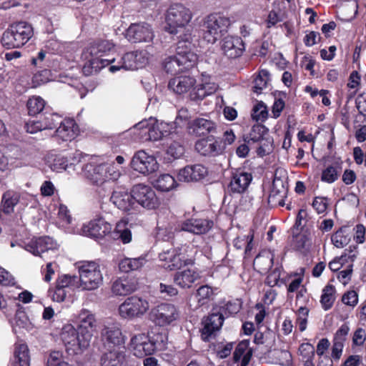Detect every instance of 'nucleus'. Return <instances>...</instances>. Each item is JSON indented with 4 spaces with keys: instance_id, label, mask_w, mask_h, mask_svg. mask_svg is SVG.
<instances>
[{
    "instance_id": "nucleus-1",
    "label": "nucleus",
    "mask_w": 366,
    "mask_h": 366,
    "mask_svg": "<svg viewBox=\"0 0 366 366\" xmlns=\"http://www.w3.org/2000/svg\"><path fill=\"white\" fill-rule=\"evenodd\" d=\"M193 18L191 9L182 4L175 3L167 9L165 14V30L171 34L178 35L179 41L192 43V29L188 27Z\"/></svg>"
},
{
    "instance_id": "nucleus-2",
    "label": "nucleus",
    "mask_w": 366,
    "mask_h": 366,
    "mask_svg": "<svg viewBox=\"0 0 366 366\" xmlns=\"http://www.w3.org/2000/svg\"><path fill=\"white\" fill-rule=\"evenodd\" d=\"M114 49V44L109 40H102L89 46L82 54V58L86 61L82 68L83 73L85 75H90L114 63L116 61L115 58L103 57Z\"/></svg>"
},
{
    "instance_id": "nucleus-3",
    "label": "nucleus",
    "mask_w": 366,
    "mask_h": 366,
    "mask_svg": "<svg viewBox=\"0 0 366 366\" xmlns=\"http://www.w3.org/2000/svg\"><path fill=\"white\" fill-rule=\"evenodd\" d=\"M197 61V55L192 51V43L189 45L187 42L179 41L176 54L164 59V69L166 72L175 75L191 69Z\"/></svg>"
},
{
    "instance_id": "nucleus-4",
    "label": "nucleus",
    "mask_w": 366,
    "mask_h": 366,
    "mask_svg": "<svg viewBox=\"0 0 366 366\" xmlns=\"http://www.w3.org/2000/svg\"><path fill=\"white\" fill-rule=\"evenodd\" d=\"M92 337L90 332L81 331L70 324L64 325L61 332V339L70 355H78L85 351L89 347Z\"/></svg>"
},
{
    "instance_id": "nucleus-5",
    "label": "nucleus",
    "mask_w": 366,
    "mask_h": 366,
    "mask_svg": "<svg viewBox=\"0 0 366 366\" xmlns=\"http://www.w3.org/2000/svg\"><path fill=\"white\" fill-rule=\"evenodd\" d=\"M82 175L92 184L101 185L109 180H117L120 171L112 164H97L91 161L84 165Z\"/></svg>"
},
{
    "instance_id": "nucleus-6",
    "label": "nucleus",
    "mask_w": 366,
    "mask_h": 366,
    "mask_svg": "<svg viewBox=\"0 0 366 366\" xmlns=\"http://www.w3.org/2000/svg\"><path fill=\"white\" fill-rule=\"evenodd\" d=\"M79 280V287L83 290H94L103 283L100 265L94 261H81L76 264Z\"/></svg>"
},
{
    "instance_id": "nucleus-7",
    "label": "nucleus",
    "mask_w": 366,
    "mask_h": 366,
    "mask_svg": "<svg viewBox=\"0 0 366 366\" xmlns=\"http://www.w3.org/2000/svg\"><path fill=\"white\" fill-rule=\"evenodd\" d=\"M230 24V19L219 14L207 16L203 24V39L209 44H214L227 32Z\"/></svg>"
},
{
    "instance_id": "nucleus-8",
    "label": "nucleus",
    "mask_w": 366,
    "mask_h": 366,
    "mask_svg": "<svg viewBox=\"0 0 366 366\" xmlns=\"http://www.w3.org/2000/svg\"><path fill=\"white\" fill-rule=\"evenodd\" d=\"M134 129L139 131L138 135L143 141H158L172 133L174 127L173 124L150 118L137 124Z\"/></svg>"
},
{
    "instance_id": "nucleus-9",
    "label": "nucleus",
    "mask_w": 366,
    "mask_h": 366,
    "mask_svg": "<svg viewBox=\"0 0 366 366\" xmlns=\"http://www.w3.org/2000/svg\"><path fill=\"white\" fill-rule=\"evenodd\" d=\"M33 28L25 21L12 24L6 30L1 38V44L7 49L19 47L24 45L32 37Z\"/></svg>"
},
{
    "instance_id": "nucleus-10",
    "label": "nucleus",
    "mask_w": 366,
    "mask_h": 366,
    "mask_svg": "<svg viewBox=\"0 0 366 366\" xmlns=\"http://www.w3.org/2000/svg\"><path fill=\"white\" fill-rule=\"evenodd\" d=\"M150 304L147 299L137 295L129 297L121 303L117 310L119 317L127 321L142 319L148 312Z\"/></svg>"
},
{
    "instance_id": "nucleus-11",
    "label": "nucleus",
    "mask_w": 366,
    "mask_h": 366,
    "mask_svg": "<svg viewBox=\"0 0 366 366\" xmlns=\"http://www.w3.org/2000/svg\"><path fill=\"white\" fill-rule=\"evenodd\" d=\"M192 250V247L183 245L162 252L159 255L162 267L166 269L174 270L180 269L182 265L193 264L190 258Z\"/></svg>"
},
{
    "instance_id": "nucleus-12",
    "label": "nucleus",
    "mask_w": 366,
    "mask_h": 366,
    "mask_svg": "<svg viewBox=\"0 0 366 366\" xmlns=\"http://www.w3.org/2000/svg\"><path fill=\"white\" fill-rule=\"evenodd\" d=\"M132 194L134 202L145 210L157 209L162 204L160 197L154 189L145 184H137L132 187Z\"/></svg>"
},
{
    "instance_id": "nucleus-13",
    "label": "nucleus",
    "mask_w": 366,
    "mask_h": 366,
    "mask_svg": "<svg viewBox=\"0 0 366 366\" xmlns=\"http://www.w3.org/2000/svg\"><path fill=\"white\" fill-rule=\"evenodd\" d=\"M151 46L147 47V49L129 52L125 54L120 61L116 65L109 66V70L111 72H115L121 69L126 70H135L145 66L152 56L150 50Z\"/></svg>"
},
{
    "instance_id": "nucleus-14",
    "label": "nucleus",
    "mask_w": 366,
    "mask_h": 366,
    "mask_svg": "<svg viewBox=\"0 0 366 366\" xmlns=\"http://www.w3.org/2000/svg\"><path fill=\"white\" fill-rule=\"evenodd\" d=\"M130 166L135 172L144 176L156 172L159 167L156 157L144 150H139L134 153Z\"/></svg>"
},
{
    "instance_id": "nucleus-15",
    "label": "nucleus",
    "mask_w": 366,
    "mask_h": 366,
    "mask_svg": "<svg viewBox=\"0 0 366 366\" xmlns=\"http://www.w3.org/2000/svg\"><path fill=\"white\" fill-rule=\"evenodd\" d=\"M150 316L157 325L165 327L177 321L179 318L180 312L174 305L162 303L152 309Z\"/></svg>"
},
{
    "instance_id": "nucleus-16",
    "label": "nucleus",
    "mask_w": 366,
    "mask_h": 366,
    "mask_svg": "<svg viewBox=\"0 0 366 366\" xmlns=\"http://www.w3.org/2000/svg\"><path fill=\"white\" fill-rule=\"evenodd\" d=\"M76 276L69 274L59 275L56 281L54 288L49 290V295L53 301L61 302H63L69 290H74L79 287V282L76 281Z\"/></svg>"
},
{
    "instance_id": "nucleus-17",
    "label": "nucleus",
    "mask_w": 366,
    "mask_h": 366,
    "mask_svg": "<svg viewBox=\"0 0 366 366\" xmlns=\"http://www.w3.org/2000/svg\"><path fill=\"white\" fill-rule=\"evenodd\" d=\"M19 245L25 250L31 252L35 256H40L41 254L49 250H53L56 244L54 240L49 237H44L39 238H32L31 239L24 242L22 243H11V247H14Z\"/></svg>"
},
{
    "instance_id": "nucleus-18",
    "label": "nucleus",
    "mask_w": 366,
    "mask_h": 366,
    "mask_svg": "<svg viewBox=\"0 0 366 366\" xmlns=\"http://www.w3.org/2000/svg\"><path fill=\"white\" fill-rule=\"evenodd\" d=\"M112 225L102 218L91 220L82 225L76 233L94 238L103 237L112 232Z\"/></svg>"
},
{
    "instance_id": "nucleus-19",
    "label": "nucleus",
    "mask_w": 366,
    "mask_h": 366,
    "mask_svg": "<svg viewBox=\"0 0 366 366\" xmlns=\"http://www.w3.org/2000/svg\"><path fill=\"white\" fill-rule=\"evenodd\" d=\"M101 336L104 345L114 348L123 346L127 337L122 333L121 327L117 323L105 325L101 332Z\"/></svg>"
},
{
    "instance_id": "nucleus-20",
    "label": "nucleus",
    "mask_w": 366,
    "mask_h": 366,
    "mask_svg": "<svg viewBox=\"0 0 366 366\" xmlns=\"http://www.w3.org/2000/svg\"><path fill=\"white\" fill-rule=\"evenodd\" d=\"M110 200L115 207L124 212L132 213L137 209L132 189L130 192H128L124 188L116 189L113 191Z\"/></svg>"
},
{
    "instance_id": "nucleus-21",
    "label": "nucleus",
    "mask_w": 366,
    "mask_h": 366,
    "mask_svg": "<svg viewBox=\"0 0 366 366\" xmlns=\"http://www.w3.org/2000/svg\"><path fill=\"white\" fill-rule=\"evenodd\" d=\"M154 36L152 29L147 23L132 24L126 32L127 39L134 43L152 41Z\"/></svg>"
},
{
    "instance_id": "nucleus-22",
    "label": "nucleus",
    "mask_w": 366,
    "mask_h": 366,
    "mask_svg": "<svg viewBox=\"0 0 366 366\" xmlns=\"http://www.w3.org/2000/svg\"><path fill=\"white\" fill-rule=\"evenodd\" d=\"M218 84L209 74H202L201 83L190 91L189 97L192 100L202 99L205 97L211 95L218 89Z\"/></svg>"
},
{
    "instance_id": "nucleus-23",
    "label": "nucleus",
    "mask_w": 366,
    "mask_h": 366,
    "mask_svg": "<svg viewBox=\"0 0 366 366\" xmlns=\"http://www.w3.org/2000/svg\"><path fill=\"white\" fill-rule=\"evenodd\" d=\"M129 348L134 355L137 357H144L154 353V347L151 343L150 337L144 333L132 337Z\"/></svg>"
},
{
    "instance_id": "nucleus-24",
    "label": "nucleus",
    "mask_w": 366,
    "mask_h": 366,
    "mask_svg": "<svg viewBox=\"0 0 366 366\" xmlns=\"http://www.w3.org/2000/svg\"><path fill=\"white\" fill-rule=\"evenodd\" d=\"M195 149L203 156L215 157L221 154L224 150V146L219 139L212 136L199 139L195 144Z\"/></svg>"
},
{
    "instance_id": "nucleus-25",
    "label": "nucleus",
    "mask_w": 366,
    "mask_h": 366,
    "mask_svg": "<svg viewBox=\"0 0 366 366\" xmlns=\"http://www.w3.org/2000/svg\"><path fill=\"white\" fill-rule=\"evenodd\" d=\"M222 50L229 58L240 56L245 49L242 39L239 36H227L222 41Z\"/></svg>"
},
{
    "instance_id": "nucleus-26",
    "label": "nucleus",
    "mask_w": 366,
    "mask_h": 366,
    "mask_svg": "<svg viewBox=\"0 0 366 366\" xmlns=\"http://www.w3.org/2000/svg\"><path fill=\"white\" fill-rule=\"evenodd\" d=\"M208 174L207 168L198 164L187 166L179 170L177 179L182 182L199 181L204 179Z\"/></svg>"
},
{
    "instance_id": "nucleus-27",
    "label": "nucleus",
    "mask_w": 366,
    "mask_h": 366,
    "mask_svg": "<svg viewBox=\"0 0 366 366\" xmlns=\"http://www.w3.org/2000/svg\"><path fill=\"white\" fill-rule=\"evenodd\" d=\"M213 226V222L205 219H189L182 222L180 230L194 234L207 233Z\"/></svg>"
},
{
    "instance_id": "nucleus-28",
    "label": "nucleus",
    "mask_w": 366,
    "mask_h": 366,
    "mask_svg": "<svg viewBox=\"0 0 366 366\" xmlns=\"http://www.w3.org/2000/svg\"><path fill=\"white\" fill-rule=\"evenodd\" d=\"M200 278L199 272L194 269H184L177 272L173 277L174 282L182 289H189Z\"/></svg>"
},
{
    "instance_id": "nucleus-29",
    "label": "nucleus",
    "mask_w": 366,
    "mask_h": 366,
    "mask_svg": "<svg viewBox=\"0 0 366 366\" xmlns=\"http://www.w3.org/2000/svg\"><path fill=\"white\" fill-rule=\"evenodd\" d=\"M59 126L56 130V136L63 141H71L78 134V126L72 119H60Z\"/></svg>"
},
{
    "instance_id": "nucleus-30",
    "label": "nucleus",
    "mask_w": 366,
    "mask_h": 366,
    "mask_svg": "<svg viewBox=\"0 0 366 366\" xmlns=\"http://www.w3.org/2000/svg\"><path fill=\"white\" fill-rule=\"evenodd\" d=\"M252 355L249 342L247 340L240 342L236 347L233 355L232 366H247Z\"/></svg>"
},
{
    "instance_id": "nucleus-31",
    "label": "nucleus",
    "mask_w": 366,
    "mask_h": 366,
    "mask_svg": "<svg viewBox=\"0 0 366 366\" xmlns=\"http://www.w3.org/2000/svg\"><path fill=\"white\" fill-rule=\"evenodd\" d=\"M125 361L124 348L117 347L104 352L101 357L100 364L101 366H124Z\"/></svg>"
},
{
    "instance_id": "nucleus-32",
    "label": "nucleus",
    "mask_w": 366,
    "mask_h": 366,
    "mask_svg": "<svg viewBox=\"0 0 366 366\" xmlns=\"http://www.w3.org/2000/svg\"><path fill=\"white\" fill-rule=\"evenodd\" d=\"M215 129V124L204 118H197L189 123L188 132L197 137L204 136Z\"/></svg>"
},
{
    "instance_id": "nucleus-33",
    "label": "nucleus",
    "mask_w": 366,
    "mask_h": 366,
    "mask_svg": "<svg viewBox=\"0 0 366 366\" xmlns=\"http://www.w3.org/2000/svg\"><path fill=\"white\" fill-rule=\"evenodd\" d=\"M76 321L78 329L81 331H87L93 336L97 328V320L94 315L89 310L83 309L79 313Z\"/></svg>"
},
{
    "instance_id": "nucleus-34",
    "label": "nucleus",
    "mask_w": 366,
    "mask_h": 366,
    "mask_svg": "<svg viewBox=\"0 0 366 366\" xmlns=\"http://www.w3.org/2000/svg\"><path fill=\"white\" fill-rule=\"evenodd\" d=\"M196 80L189 76L176 77L169 82V88L178 94H182L193 89Z\"/></svg>"
},
{
    "instance_id": "nucleus-35",
    "label": "nucleus",
    "mask_w": 366,
    "mask_h": 366,
    "mask_svg": "<svg viewBox=\"0 0 366 366\" xmlns=\"http://www.w3.org/2000/svg\"><path fill=\"white\" fill-rule=\"evenodd\" d=\"M252 179V177L250 173L237 172L232 176L229 188L233 192L242 193L247 189Z\"/></svg>"
},
{
    "instance_id": "nucleus-36",
    "label": "nucleus",
    "mask_w": 366,
    "mask_h": 366,
    "mask_svg": "<svg viewBox=\"0 0 366 366\" xmlns=\"http://www.w3.org/2000/svg\"><path fill=\"white\" fill-rule=\"evenodd\" d=\"M21 194L19 192L13 189H8L4 192L1 197V210L5 214L14 212V207L20 202Z\"/></svg>"
},
{
    "instance_id": "nucleus-37",
    "label": "nucleus",
    "mask_w": 366,
    "mask_h": 366,
    "mask_svg": "<svg viewBox=\"0 0 366 366\" xmlns=\"http://www.w3.org/2000/svg\"><path fill=\"white\" fill-rule=\"evenodd\" d=\"M153 187L162 192H168L176 189L178 184L174 177L169 174H161L154 181Z\"/></svg>"
},
{
    "instance_id": "nucleus-38",
    "label": "nucleus",
    "mask_w": 366,
    "mask_h": 366,
    "mask_svg": "<svg viewBox=\"0 0 366 366\" xmlns=\"http://www.w3.org/2000/svg\"><path fill=\"white\" fill-rule=\"evenodd\" d=\"M137 289L134 282L128 278H119L116 280L112 286V291L116 295H127Z\"/></svg>"
},
{
    "instance_id": "nucleus-39",
    "label": "nucleus",
    "mask_w": 366,
    "mask_h": 366,
    "mask_svg": "<svg viewBox=\"0 0 366 366\" xmlns=\"http://www.w3.org/2000/svg\"><path fill=\"white\" fill-rule=\"evenodd\" d=\"M66 157L61 154H56L54 152H49L45 157L46 165L49 167L51 170L56 172L66 170L68 167Z\"/></svg>"
},
{
    "instance_id": "nucleus-40",
    "label": "nucleus",
    "mask_w": 366,
    "mask_h": 366,
    "mask_svg": "<svg viewBox=\"0 0 366 366\" xmlns=\"http://www.w3.org/2000/svg\"><path fill=\"white\" fill-rule=\"evenodd\" d=\"M287 195V189L282 182L274 181L272 189L269 195L268 202L273 205H285V198Z\"/></svg>"
},
{
    "instance_id": "nucleus-41",
    "label": "nucleus",
    "mask_w": 366,
    "mask_h": 366,
    "mask_svg": "<svg viewBox=\"0 0 366 366\" xmlns=\"http://www.w3.org/2000/svg\"><path fill=\"white\" fill-rule=\"evenodd\" d=\"M224 315L221 312H213L204 321L203 334L211 335L214 332L219 330L222 326Z\"/></svg>"
},
{
    "instance_id": "nucleus-42",
    "label": "nucleus",
    "mask_w": 366,
    "mask_h": 366,
    "mask_svg": "<svg viewBox=\"0 0 366 366\" xmlns=\"http://www.w3.org/2000/svg\"><path fill=\"white\" fill-rule=\"evenodd\" d=\"M14 365L30 366V355L25 343H17L14 351Z\"/></svg>"
},
{
    "instance_id": "nucleus-43",
    "label": "nucleus",
    "mask_w": 366,
    "mask_h": 366,
    "mask_svg": "<svg viewBox=\"0 0 366 366\" xmlns=\"http://www.w3.org/2000/svg\"><path fill=\"white\" fill-rule=\"evenodd\" d=\"M273 264V254L269 251H262L254 260V267L260 273L266 272Z\"/></svg>"
},
{
    "instance_id": "nucleus-44",
    "label": "nucleus",
    "mask_w": 366,
    "mask_h": 366,
    "mask_svg": "<svg viewBox=\"0 0 366 366\" xmlns=\"http://www.w3.org/2000/svg\"><path fill=\"white\" fill-rule=\"evenodd\" d=\"M217 290V288H212L207 285L199 287L195 293V298L197 302V307L207 305L213 300Z\"/></svg>"
},
{
    "instance_id": "nucleus-45",
    "label": "nucleus",
    "mask_w": 366,
    "mask_h": 366,
    "mask_svg": "<svg viewBox=\"0 0 366 366\" xmlns=\"http://www.w3.org/2000/svg\"><path fill=\"white\" fill-rule=\"evenodd\" d=\"M114 239H120L124 244L132 241V233L127 227V222L122 219L116 224L114 230L111 232Z\"/></svg>"
},
{
    "instance_id": "nucleus-46",
    "label": "nucleus",
    "mask_w": 366,
    "mask_h": 366,
    "mask_svg": "<svg viewBox=\"0 0 366 366\" xmlns=\"http://www.w3.org/2000/svg\"><path fill=\"white\" fill-rule=\"evenodd\" d=\"M342 168L337 163L328 165L321 173V181L327 184H332L337 181L341 174Z\"/></svg>"
},
{
    "instance_id": "nucleus-47",
    "label": "nucleus",
    "mask_w": 366,
    "mask_h": 366,
    "mask_svg": "<svg viewBox=\"0 0 366 366\" xmlns=\"http://www.w3.org/2000/svg\"><path fill=\"white\" fill-rule=\"evenodd\" d=\"M146 263L143 257L138 258H124L119 263V268L123 272H129L140 269Z\"/></svg>"
},
{
    "instance_id": "nucleus-48",
    "label": "nucleus",
    "mask_w": 366,
    "mask_h": 366,
    "mask_svg": "<svg viewBox=\"0 0 366 366\" xmlns=\"http://www.w3.org/2000/svg\"><path fill=\"white\" fill-rule=\"evenodd\" d=\"M269 81V74L265 69L259 71L258 75L253 81V91L257 94H262L263 91L268 86Z\"/></svg>"
},
{
    "instance_id": "nucleus-49",
    "label": "nucleus",
    "mask_w": 366,
    "mask_h": 366,
    "mask_svg": "<svg viewBox=\"0 0 366 366\" xmlns=\"http://www.w3.org/2000/svg\"><path fill=\"white\" fill-rule=\"evenodd\" d=\"M357 249L356 247H350L346 249L340 257H337L338 261L341 263V266L347 267H352L353 262H355L357 255Z\"/></svg>"
},
{
    "instance_id": "nucleus-50",
    "label": "nucleus",
    "mask_w": 366,
    "mask_h": 366,
    "mask_svg": "<svg viewBox=\"0 0 366 366\" xmlns=\"http://www.w3.org/2000/svg\"><path fill=\"white\" fill-rule=\"evenodd\" d=\"M335 288L332 285H327L323 289L320 302L325 310H328L332 307L335 300Z\"/></svg>"
},
{
    "instance_id": "nucleus-51",
    "label": "nucleus",
    "mask_w": 366,
    "mask_h": 366,
    "mask_svg": "<svg viewBox=\"0 0 366 366\" xmlns=\"http://www.w3.org/2000/svg\"><path fill=\"white\" fill-rule=\"evenodd\" d=\"M45 107V101L39 96L31 97L27 102L29 113L35 115L41 112Z\"/></svg>"
},
{
    "instance_id": "nucleus-52",
    "label": "nucleus",
    "mask_w": 366,
    "mask_h": 366,
    "mask_svg": "<svg viewBox=\"0 0 366 366\" xmlns=\"http://www.w3.org/2000/svg\"><path fill=\"white\" fill-rule=\"evenodd\" d=\"M51 71L43 69L35 73L31 79L32 87H38L51 80Z\"/></svg>"
},
{
    "instance_id": "nucleus-53",
    "label": "nucleus",
    "mask_w": 366,
    "mask_h": 366,
    "mask_svg": "<svg viewBox=\"0 0 366 366\" xmlns=\"http://www.w3.org/2000/svg\"><path fill=\"white\" fill-rule=\"evenodd\" d=\"M151 343L154 347V352L156 350H163L166 349L168 342V337L166 333L159 332L154 334L150 337Z\"/></svg>"
},
{
    "instance_id": "nucleus-54",
    "label": "nucleus",
    "mask_w": 366,
    "mask_h": 366,
    "mask_svg": "<svg viewBox=\"0 0 366 366\" xmlns=\"http://www.w3.org/2000/svg\"><path fill=\"white\" fill-rule=\"evenodd\" d=\"M61 117L56 114H49L40 118L44 130L52 129L60 122Z\"/></svg>"
},
{
    "instance_id": "nucleus-55",
    "label": "nucleus",
    "mask_w": 366,
    "mask_h": 366,
    "mask_svg": "<svg viewBox=\"0 0 366 366\" xmlns=\"http://www.w3.org/2000/svg\"><path fill=\"white\" fill-rule=\"evenodd\" d=\"M267 114L266 105L263 102H258L252 109V117L257 122H263L267 119Z\"/></svg>"
},
{
    "instance_id": "nucleus-56",
    "label": "nucleus",
    "mask_w": 366,
    "mask_h": 366,
    "mask_svg": "<svg viewBox=\"0 0 366 366\" xmlns=\"http://www.w3.org/2000/svg\"><path fill=\"white\" fill-rule=\"evenodd\" d=\"M252 235L238 237L234 240V246L238 249H242L245 247V253H247L252 248Z\"/></svg>"
},
{
    "instance_id": "nucleus-57",
    "label": "nucleus",
    "mask_w": 366,
    "mask_h": 366,
    "mask_svg": "<svg viewBox=\"0 0 366 366\" xmlns=\"http://www.w3.org/2000/svg\"><path fill=\"white\" fill-rule=\"evenodd\" d=\"M350 239V237L345 234L342 229L337 231L331 237L333 244L337 248H342L346 246Z\"/></svg>"
},
{
    "instance_id": "nucleus-58",
    "label": "nucleus",
    "mask_w": 366,
    "mask_h": 366,
    "mask_svg": "<svg viewBox=\"0 0 366 366\" xmlns=\"http://www.w3.org/2000/svg\"><path fill=\"white\" fill-rule=\"evenodd\" d=\"M308 314L309 310L305 307H300L297 312V325L301 332L305 331L307 328Z\"/></svg>"
},
{
    "instance_id": "nucleus-59",
    "label": "nucleus",
    "mask_w": 366,
    "mask_h": 366,
    "mask_svg": "<svg viewBox=\"0 0 366 366\" xmlns=\"http://www.w3.org/2000/svg\"><path fill=\"white\" fill-rule=\"evenodd\" d=\"M58 219L62 227H67L71 223V217L67 207L64 204H60L59 207Z\"/></svg>"
},
{
    "instance_id": "nucleus-60",
    "label": "nucleus",
    "mask_w": 366,
    "mask_h": 366,
    "mask_svg": "<svg viewBox=\"0 0 366 366\" xmlns=\"http://www.w3.org/2000/svg\"><path fill=\"white\" fill-rule=\"evenodd\" d=\"M190 117L188 110L182 108L179 111L175 122L172 124H174L176 127H182L186 125L188 127L190 122H189Z\"/></svg>"
},
{
    "instance_id": "nucleus-61",
    "label": "nucleus",
    "mask_w": 366,
    "mask_h": 366,
    "mask_svg": "<svg viewBox=\"0 0 366 366\" xmlns=\"http://www.w3.org/2000/svg\"><path fill=\"white\" fill-rule=\"evenodd\" d=\"M46 366H72L61 358V355L59 352H52L47 360Z\"/></svg>"
},
{
    "instance_id": "nucleus-62",
    "label": "nucleus",
    "mask_w": 366,
    "mask_h": 366,
    "mask_svg": "<svg viewBox=\"0 0 366 366\" xmlns=\"http://www.w3.org/2000/svg\"><path fill=\"white\" fill-rule=\"evenodd\" d=\"M329 199L327 197H317L314 199L312 207L318 214L324 213L328 207Z\"/></svg>"
},
{
    "instance_id": "nucleus-63",
    "label": "nucleus",
    "mask_w": 366,
    "mask_h": 366,
    "mask_svg": "<svg viewBox=\"0 0 366 366\" xmlns=\"http://www.w3.org/2000/svg\"><path fill=\"white\" fill-rule=\"evenodd\" d=\"M349 331L350 327L347 324L342 325L335 335L333 342L344 345Z\"/></svg>"
},
{
    "instance_id": "nucleus-64",
    "label": "nucleus",
    "mask_w": 366,
    "mask_h": 366,
    "mask_svg": "<svg viewBox=\"0 0 366 366\" xmlns=\"http://www.w3.org/2000/svg\"><path fill=\"white\" fill-rule=\"evenodd\" d=\"M309 239L307 236L304 233H300L294 235L292 237V245L295 249L301 250L307 245Z\"/></svg>"
}]
</instances>
